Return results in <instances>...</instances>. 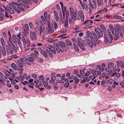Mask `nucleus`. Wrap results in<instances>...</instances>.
<instances>
[{
	"label": "nucleus",
	"mask_w": 124,
	"mask_h": 124,
	"mask_svg": "<svg viewBox=\"0 0 124 124\" xmlns=\"http://www.w3.org/2000/svg\"><path fill=\"white\" fill-rule=\"evenodd\" d=\"M18 2H20V4H18L14 2H12L11 3H9V5L12 7L14 10L17 13H19L20 12V11H19V10L17 9V8L16 7L17 6H16H16H23V5H21V3L20 1Z\"/></svg>",
	"instance_id": "f257e3e1"
},
{
	"label": "nucleus",
	"mask_w": 124,
	"mask_h": 124,
	"mask_svg": "<svg viewBox=\"0 0 124 124\" xmlns=\"http://www.w3.org/2000/svg\"><path fill=\"white\" fill-rule=\"evenodd\" d=\"M25 57H20L17 60V62L16 63L17 65L19 67L23 68V66L25 65Z\"/></svg>",
	"instance_id": "f03ea898"
},
{
	"label": "nucleus",
	"mask_w": 124,
	"mask_h": 124,
	"mask_svg": "<svg viewBox=\"0 0 124 124\" xmlns=\"http://www.w3.org/2000/svg\"><path fill=\"white\" fill-rule=\"evenodd\" d=\"M22 39L23 44V47L25 48L26 47H28L30 45V42L28 39L26 37H22Z\"/></svg>",
	"instance_id": "7ed1b4c3"
},
{
	"label": "nucleus",
	"mask_w": 124,
	"mask_h": 124,
	"mask_svg": "<svg viewBox=\"0 0 124 124\" xmlns=\"http://www.w3.org/2000/svg\"><path fill=\"white\" fill-rule=\"evenodd\" d=\"M84 44L86 46H89L90 47H93V45H95V43L92 41L89 40L88 37L84 40Z\"/></svg>",
	"instance_id": "20e7f679"
},
{
	"label": "nucleus",
	"mask_w": 124,
	"mask_h": 124,
	"mask_svg": "<svg viewBox=\"0 0 124 124\" xmlns=\"http://www.w3.org/2000/svg\"><path fill=\"white\" fill-rule=\"evenodd\" d=\"M53 45L58 53H60V51L62 52H63L64 50L63 48L58 43L54 42L53 43Z\"/></svg>",
	"instance_id": "39448f33"
},
{
	"label": "nucleus",
	"mask_w": 124,
	"mask_h": 124,
	"mask_svg": "<svg viewBox=\"0 0 124 124\" xmlns=\"http://www.w3.org/2000/svg\"><path fill=\"white\" fill-rule=\"evenodd\" d=\"M115 33L116 34L114 36V39L115 40L117 39L119 37V33L121 37H122L123 36V33L120 29H118L117 32L116 31V30H115Z\"/></svg>",
	"instance_id": "423d86ee"
},
{
	"label": "nucleus",
	"mask_w": 124,
	"mask_h": 124,
	"mask_svg": "<svg viewBox=\"0 0 124 124\" xmlns=\"http://www.w3.org/2000/svg\"><path fill=\"white\" fill-rule=\"evenodd\" d=\"M94 30L97 35L99 38L102 37L103 36V32L101 29L95 28L94 29Z\"/></svg>",
	"instance_id": "0eeeda50"
},
{
	"label": "nucleus",
	"mask_w": 124,
	"mask_h": 124,
	"mask_svg": "<svg viewBox=\"0 0 124 124\" xmlns=\"http://www.w3.org/2000/svg\"><path fill=\"white\" fill-rule=\"evenodd\" d=\"M62 12L63 16L62 15V13L61 11H60L59 13V19L60 21V22L63 23L64 22V19L65 14L64 12V10L62 9Z\"/></svg>",
	"instance_id": "6e6552de"
},
{
	"label": "nucleus",
	"mask_w": 124,
	"mask_h": 124,
	"mask_svg": "<svg viewBox=\"0 0 124 124\" xmlns=\"http://www.w3.org/2000/svg\"><path fill=\"white\" fill-rule=\"evenodd\" d=\"M26 64L30 66L31 65V63L34 61V58L31 57H29L28 58H27L25 57Z\"/></svg>",
	"instance_id": "1a4fd4ad"
},
{
	"label": "nucleus",
	"mask_w": 124,
	"mask_h": 124,
	"mask_svg": "<svg viewBox=\"0 0 124 124\" xmlns=\"http://www.w3.org/2000/svg\"><path fill=\"white\" fill-rule=\"evenodd\" d=\"M71 18L73 20H75L79 19V18L78 16V14H77L75 12L71 13Z\"/></svg>",
	"instance_id": "9d476101"
},
{
	"label": "nucleus",
	"mask_w": 124,
	"mask_h": 124,
	"mask_svg": "<svg viewBox=\"0 0 124 124\" xmlns=\"http://www.w3.org/2000/svg\"><path fill=\"white\" fill-rule=\"evenodd\" d=\"M104 37L105 42L106 43H107L108 42L110 43L111 42L112 40L113 39V36H111V37L110 36H109V38H108L106 34H104Z\"/></svg>",
	"instance_id": "9b49d317"
},
{
	"label": "nucleus",
	"mask_w": 124,
	"mask_h": 124,
	"mask_svg": "<svg viewBox=\"0 0 124 124\" xmlns=\"http://www.w3.org/2000/svg\"><path fill=\"white\" fill-rule=\"evenodd\" d=\"M30 37L32 40H36L37 39V36L35 33L34 31L30 32Z\"/></svg>",
	"instance_id": "f8f14e48"
},
{
	"label": "nucleus",
	"mask_w": 124,
	"mask_h": 124,
	"mask_svg": "<svg viewBox=\"0 0 124 124\" xmlns=\"http://www.w3.org/2000/svg\"><path fill=\"white\" fill-rule=\"evenodd\" d=\"M102 71L97 70H93L92 71V73L93 74V76H94L93 78L94 79L95 77L100 75L101 74V72Z\"/></svg>",
	"instance_id": "ddd939ff"
},
{
	"label": "nucleus",
	"mask_w": 124,
	"mask_h": 124,
	"mask_svg": "<svg viewBox=\"0 0 124 124\" xmlns=\"http://www.w3.org/2000/svg\"><path fill=\"white\" fill-rule=\"evenodd\" d=\"M15 32L16 33V35L17 37L20 36L21 34L18 27V26H16L15 28Z\"/></svg>",
	"instance_id": "4468645a"
},
{
	"label": "nucleus",
	"mask_w": 124,
	"mask_h": 124,
	"mask_svg": "<svg viewBox=\"0 0 124 124\" xmlns=\"http://www.w3.org/2000/svg\"><path fill=\"white\" fill-rule=\"evenodd\" d=\"M47 47L53 54H55L56 52L55 51V50L53 46L49 45L47 46Z\"/></svg>",
	"instance_id": "2eb2a0df"
},
{
	"label": "nucleus",
	"mask_w": 124,
	"mask_h": 124,
	"mask_svg": "<svg viewBox=\"0 0 124 124\" xmlns=\"http://www.w3.org/2000/svg\"><path fill=\"white\" fill-rule=\"evenodd\" d=\"M17 37L15 34H13L12 36V40L13 42L15 43H17V41H18L19 39L20 36Z\"/></svg>",
	"instance_id": "dca6fc26"
},
{
	"label": "nucleus",
	"mask_w": 124,
	"mask_h": 124,
	"mask_svg": "<svg viewBox=\"0 0 124 124\" xmlns=\"http://www.w3.org/2000/svg\"><path fill=\"white\" fill-rule=\"evenodd\" d=\"M78 15L81 18L82 21H83L84 20V16L83 13L81 11H79L78 13Z\"/></svg>",
	"instance_id": "f3484780"
},
{
	"label": "nucleus",
	"mask_w": 124,
	"mask_h": 124,
	"mask_svg": "<svg viewBox=\"0 0 124 124\" xmlns=\"http://www.w3.org/2000/svg\"><path fill=\"white\" fill-rule=\"evenodd\" d=\"M121 80V78L120 77H115L113 84H116V85H117L118 84V82H120Z\"/></svg>",
	"instance_id": "a211bd4d"
},
{
	"label": "nucleus",
	"mask_w": 124,
	"mask_h": 124,
	"mask_svg": "<svg viewBox=\"0 0 124 124\" xmlns=\"http://www.w3.org/2000/svg\"><path fill=\"white\" fill-rule=\"evenodd\" d=\"M93 23V22L91 20H87L84 22L83 24L84 25L87 24L88 25H91Z\"/></svg>",
	"instance_id": "6ab92c4d"
},
{
	"label": "nucleus",
	"mask_w": 124,
	"mask_h": 124,
	"mask_svg": "<svg viewBox=\"0 0 124 124\" xmlns=\"http://www.w3.org/2000/svg\"><path fill=\"white\" fill-rule=\"evenodd\" d=\"M54 16L56 21L58 22L59 20L57 12L55 11L54 12Z\"/></svg>",
	"instance_id": "aec40b11"
},
{
	"label": "nucleus",
	"mask_w": 124,
	"mask_h": 124,
	"mask_svg": "<svg viewBox=\"0 0 124 124\" xmlns=\"http://www.w3.org/2000/svg\"><path fill=\"white\" fill-rule=\"evenodd\" d=\"M39 51L45 57H47L48 55L45 51L43 50L40 49L39 50Z\"/></svg>",
	"instance_id": "412c9836"
},
{
	"label": "nucleus",
	"mask_w": 124,
	"mask_h": 124,
	"mask_svg": "<svg viewBox=\"0 0 124 124\" xmlns=\"http://www.w3.org/2000/svg\"><path fill=\"white\" fill-rule=\"evenodd\" d=\"M36 28H37L38 29H39L40 31V35L41 33L42 32H43L44 31V28L43 26H40L39 27V29H38L37 27H36Z\"/></svg>",
	"instance_id": "4be33fe9"
},
{
	"label": "nucleus",
	"mask_w": 124,
	"mask_h": 124,
	"mask_svg": "<svg viewBox=\"0 0 124 124\" xmlns=\"http://www.w3.org/2000/svg\"><path fill=\"white\" fill-rule=\"evenodd\" d=\"M7 8L8 9L7 10L8 11L10 14H13L14 13V11L9 6H8Z\"/></svg>",
	"instance_id": "5701e85b"
},
{
	"label": "nucleus",
	"mask_w": 124,
	"mask_h": 124,
	"mask_svg": "<svg viewBox=\"0 0 124 124\" xmlns=\"http://www.w3.org/2000/svg\"><path fill=\"white\" fill-rule=\"evenodd\" d=\"M95 70H99V71H103L104 70V69L101 67V65H98L96 66Z\"/></svg>",
	"instance_id": "b1692460"
},
{
	"label": "nucleus",
	"mask_w": 124,
	"mask_h": 124,
	"mask_svg": "<svg viewBox=\"0 0 124 124\" xmlns=\"http://www.w3.org/2000/svg\"><path fill=\"white\" fill-rule=\"evenodd\" d=\"M89 2V3L88 5L89 6V8H92L93 10L94 9L95 7L93 6V4L91 2V1H90Z\"/></svg>",
	"instance_id": "393cba45"
},
{
	"label": "nucleus",
	"mask_w": 124,
	"mask_h": 124,
	"mask_svg": "<svg viewBox=\"0 0 124 124\" xmlns=\"http://www.w3.org/2000/svg\"><path fill=\"white\" fill-rule=\"evenodd\" d=\"M41 19L39 21L41 23H42L45 24H46V23L45 18L43 16H41Z\"/></svg>",
	"instance_id": "a878e982"
},
{
	"label": "nucleus",
	"mask_w": 124,
	"mask_h": 124,
	"mask_svg": "<svg viewBox=\"0 0 124 124\" xmlns=\"http://www.w3.org/2000/svg\"><path fill=\"white\" fill-rule=\"evenodd\" d=\"M48 27L49 28V31L52 33H53L54 31L53 26H50L49 24H48Z\"/></svg>",
	"instance_id": "bb28decb"
},
{
	"label": "nucleus",
	"mask_w": 124,
	"mask_h": 124,
	"mask_svg": "<svg viewBox=\"0 0 124 124\" xmlns=\"http://www.w3.org/2000/svg\"><path fill=\"white\" fill-rule=\"evenodd\" d=\"M10 39V38H9V40L7 41L8 45L9 47H12V46L13 45L12 44V43Z\"/></svg>",
	"instance_id": "cd10ccee"
},
{
	"label": "nucleus",
	"mask_w": 124,
	"mask_h": 124,
	"mask_svg": "<svg viewBox=\"0 0 124 124\" xmlns=\"http://www.w3.org/2000/svg\"><path fill=\"white\" fill-rule=\"evenodd\" d=\"M113 17L114 19H121L123 18V17L120 16H118V15H115L113 16Z\"/></svg>",
	"instance_id": "c85d7f7f"
},
{
	"label": "nucleus",
	"mask_w": 124,
	"mask_h": 124,
	"mask_svg": "<svg viewBox=\"0 0 124 124\" xmlns=\"http://www.w3.org/2000/svg\"><path fill=\"white\" fill-rule=\"evenodd\" d=\"M91 71L92 70L91 69H88L86 73L85 74L84 76H88L91 74Z\"/></svg>",
	"instance_id": "c756f323"
},
{
	"label": "nucleus",
	"mask_w": 124,
	"mask_h": 124,
	"mask_svg": "<svg viewBox=\"0 0 124 124\" xmlns=\"http://www.w3.org/2000/svg\"><path fill=\"white\" fill-rule=\"evenodd\" d=\"M92 34L95 40L96 41L98 40V38L97 36L94 31H93L92 32Z\"/></svg>",
	"instance_id": "7c9ffc66"
},
{
	"label": "nucleus",
	"mask_w": 124,
	"mask_h": 124,
	"mask_svg": "<svg viewBox=\"0 0 124 124\" xmlns=\"http://www.w3.org/2000/svg\"><path fill=\"white\" fill-rule=\"evenodd\" d=\"M11 65L12 68L13 69L15 70H17V67L15 63H13L11 64Z\"/></svg>",
	"instance_id": "2f4dec72"
},
{
	"label": "nucleus",
	"mask_w": 124,
	"mask_h": 124,
	"mask_svg": "<svg viewBox=\"0 0 124 124\" xmlns=\"http://www.w3.org/2000/svg\"><path fill=\"white\" fill-rule=\"evenodd\" d=\"M109 29L111 31L112 34L113 35H114V29L112 25H111L110 24L109 25Z\"/></svg>",
	"instance_id": "473e14b6"
},
{
	"label": "nucleus",
	"mask_w": 124,
	"mask_h": 124,
	"mask_svg": "<svg viewBox=\"0 0 124 124\" xmlns=\"http://www.w3.org/2000/svg\"><path fill=\"white\" fill-rule=\"evenodd\" d=\"M97 3L98 6H100L102 5V0H97Z\"/></svg>",
	"instance_id": "72a5a7b5"
},
{
	"label": "nucleus",
	"mask_w": 124,
	"mask_h": 124,
	"mask_svg": "<svg viewBox=\"0 0 124 124\" xmlns=\"http://www.w3.org/2000/svg\"><path fill=\"white\" fill-rule=\"evenodd\" d=\"M116 78L120 77H119L121 76V75L119 73L116 74V72H114L111 75V77L115 76Z\"/></svg>",
	"instance_id": "f704fd0d"
},
{
	"label": "nucleus",
	"mask_w": 124,
	"mask_h": 124,
	"mask_svg": "<svg viewBox=\"0 0 124 124\" xmlns=\"http://www.w3.org/2000/svg\"><path fill=\"white\" fill-rule=\"evenodd\" d=\"M65 42L67 45L68 46H71L72 44V43L68 39H66L65 40Z\"/></svg>",
	"instance_id": "c9c22d12"
},
{
	"label": "nucleus",
	"mask_w": 124,
	"mask_h": 124,
	"mask_svg": "<svg viewBox=\"0 0 124 124\" xmlns=\"http://www.w3.org/2000/svg\"><path fill=\"white\" fill-rule=\"evenodd\" d=\"M26 32V31L25 30H23V32L22 33V37H27V34Z\"/></svg>",
	"instance_id": "e433bc0d"
},
{
	"label": "nucleus",
	"mask_w": 124,
	"mask_h": 124,
	"mask_svg": "<svg viewBox=\"0 0 124 124\" xmlns=\"http://www.w3.org/2000/svg\"><path fill=\"white\" fill-rule=\"evenodd\" d=\"M39 80L41 82H42L44 81L45 78H44L43 76L42 75H40L39 76Z\"/></svg>",
	"instance_id": "4c0bfd02"
},
{
	"label": "nucleus",
	"mask_w": 124,
	"mask_h": 124,
	"mask_svg": "<svg viewBox=\"0 0 124 124\" xmlns=\"http://www.w3.org/2000/svg\"><path fill=\"white\" fill-rule=\"evenodd\" d=\"M78 45L80 48L83 51L85 50V48L84 46L81 43H78Z\"/></svg>",
	"instance_id": "58836bf2"
},
{
	"label": "nucleus",
	"mask_w": 124,
	"mask_h": 124,
	"mask_svg": "<svg viewBox=\"0 0 124 124\" xmlns=\"http://www.w3.org/2000/svg\"><path fill=\"white\" fill-rule=\"evenodd\" d=\"M83 6V8H84L86 10H88V8L87 5L85 3H83L82 5Z\"/></svg>",
	"instance_id": "ea45409f"
},
{
	"label": "nucleus",
	"mask_w": 124,
	"mask_h": 124,
	"mask_svg": "<svg viewBox=\"0 0 124 124\" xmlns=\"http://www.w3.org/2000/svg\"><path fill=\"white\" fill-rule=\"evenodd\" d=\"M114 66V63L111 62L109 63L108 65V67L110 69L113 68Z\"/></svg>",
	"instance_id": "a19ab883"
},
{
	"label": "nucleus",
	"mask_w": 124,
	"mask_h": 124,
	"mask_svg": "<svg viewBox=\"0 0 124 124\" xmlns=\"http://www.w3.org/2000/svg\"><path fill=\"white\" fill-rule=\"evenodd\" d=\"M0 41L1 42L2 45L3 47L5 46V43L4 39L2 38H1L0 39Z\"/></svg>",
	"instance_id": "79ce46f5"
},
{
	"label": "nucleus",
	"mask_w": 124,
	"mask_h": 124,
	"mask_svg": "<svg viewBox=\"0 0 124 124\" xmlns=\"http://www.w3.org/2000/svg\"><path fill=\"white\" fill-rule=\"evenodd\" d=\"M74 48L75 51L77 52H78L79 51V48L78 46L74 43H73Z\"/></svg>",
	"instance_id": "37998d69"
},
{
	"label": "nucleus",
	"mask_w": 124,
	"mask_h": 124,
	"mask_svg": "<svg viewBox=\"0 0 124 124\" xmlns=\"http://www.w3.org/2000/svg\"><path fill=\"white\" fill-rule=\"evenodd\" d=\"M100 27L103 31H105L106 30V29L105 27L103 24H101L100 25Z\"/></svg>",
	"instance_id": "c03bdc74"
},
{
	"label": "nucleus",
	"mask_w": 124,
	"mask_h": 124,
	"mask_svg": "<svg viewBox=\"0 0 124 124\" xmlns=\"http://www.w3.org/2000/svg\"><path fill=\"white\" fill-rule=\"evenodd\" d=\"M24 27L26 31L27 32H28V31L29 30V27L28 24H24Z\"/></svg>",
	"instance_id": "a18cd8bd"
},
{
	"label": "nucleus",
	"mask_w": 124,
	"mask_h": 124,
	"mask_svg": "<svg viewBox=\"0 0 124 124\" xmlns=\"http://www.w3.org/2000/svg\"><path fill=\"white\" fill-rule=\"evenodd\" d=\"M17 7L18 8L17 9L19 11H20V10H21V11H23L24 10V8L23 7H18V6H17Z\"/></svg>",
	"instance_id": "49530a36"
},
{
	"label": "nucleus",
	"mask_w": 124,
	"mask_h": 124,
	"mask_svg": "<svg viewBox=\"0 0 124 124\" xmlns=\"http://www.w3.org/2000/svg\"><path fill=\"white\" fill-rule=\"evenodd\" d=\"M12 48L14 49V51L15 52H16L17 50V48L16 47L15 45L13 44V45L12 46Z\"/></svg>",
	"instance_id": "de8ad7c7"
},
{
	"label": "nucleus",
	"mask_w": 124,
	"mask_h": 124,
	"mask_svg": "<svg viewBox=\"0 0 124 124\" xmlns=\"http://www.w3.org/2000/svg\"><path fill=\"white\" fill-rule=\"evenodd\" d=\"M1 52H2V54L4 55L5 56L6 55V53L5 49V47H3V49L1 51Z\"/></svg>",
	"instance_id": "09e8293b"
},
{
	"label": "nucleus",
	"mask_w": 124,
	"mask_h": 124,
	"mask_svg": "<svg viewBox=\"0 0 124 124\" xmlns=\"http://www.w3.org/2000/svg\"><path fill=\"white\" fill-rule=\"evenodd\" d=\"M56 82L57 83H62V84H63L64 83V82L62 80H57L56 81Z\"/></svg>",
	"instance_id": "8fccbe9b"
},
{
	"label": "nucleus",
	"mask_w": 124,
	"mask_h": 124,
	"mask_svg": "<svg viewBox=\"0 0 124 124\" xmlns=\"http://www.w3.org/2000/svg\"><path fill=\"white\" fill-rule=\"evenodd\" d=\"M9 53L10 54H12L13 53V50L12 46L9 47Z\"/></svg>",
	"instance_id": "3c124183"
},
{
	"label": "nucleus",
	"mask_w": 124,
	"mask_h": 124,
	"mask_svg": "<svg viewBox=\"0 0 124 124\" xmlns=\"http://www.w3.org/2000/svg\"><path fill=\"white\" fill-rule=\"evenodd\" d=\"M54 26V29H56L58 27L57 23L55 22L54 21L53 23Z\"/></svg>",
	"instance_id": "603ef678"
},
{
	"label": "nucleus",
	"mask_w": 124,
	"mask_h": 124,
	"mask_svg": "<svg viewBox=\"0 0 124 124\" xmlns=\"http://www.w3.org/2000/svg\"><path fill=\"white\" fill-rule=\"evenodd\" d=\"M68 23L67 21L65 20L64 23V26L65 27H67L68 26Z\"/></svg>",
	"instance_id": "864d4df0"
},
{
	"label": "nucleus",
	"mask_w": 124,
	"mask_h": 124,
	"mask_svg": "<svg viewBox=\"0 0 124 124\" xmlns=\"http://www.w3.org/2000/svg\"><path fill=\"white\" fill-rule=\"evenodd\" d=\"M38 61L39 62H42L43 61V59L41 57H38L37 59Z\"/></svg>",
	"instance_id": "5fc2aeb1"
},
{
	"label": "nucleus",
	"mask_w": 124,
	"mask_h": 124,
	"mask_svg": "<svg viewBox=\"0 0 124 124\" xmlns=\"http://www.w3.org/2000/svg\"><path fill=\"white\" fill-rule=\"evenodd\" d=\"M70 84L69 82H66L63 85L65 87H67Z\"/></svg>",
	"instance_id": "6e6d98bb"
},
{
	"label": "nucleus",
	"mask_w": 124,
	"mask_h": 124,
	"mask_svg": "<svg viewBox=\"0 0 124 124\" xmlns=\"http://www.w3.org/2000/svg\"><path fill=\"white\" fill-rule=\"evenodd\" d=\"M87 77H84L83 78V79L80 82L81 83H84L85 82V79H87Z\"/></svg>",
	"instance_id": "4d7b16f0"
},
{
	"label": "nucleus",
	"mask_w": 124,
	"mask_h": 124,
	"mask_svg": "<svg viewBox=\"0 0 124 124\" xmlns=\"http://www.w3.org/2000/svg\"><path fill=\"white\" fill-rule=\"evenodd\" d=\"M66 19L67 20L69 16V13L68 11H66Z\"/></svg>",
	"instance_id": "13d9d810"
},
{
	"label": "nucleus",
	"mask_w": 124,
	"mask_h": 124,
	"mask_svg": "<svg viewBox=\"0 0 124 124\" xmlns=\"http://www.w3.org/2000/svg\"><path fill=\"white\" fill-rule=\"evenodd\" d=\"M43 83L44 86L45 87H46L48 85L47 82L45 81Z\"/></svg>",
	"instance_id": "bf43d9fd"
},
{
	"label": "nucleus",
	"mask_w": 124,
	"mask_h": 124,
	"mask_svg": "<svg viewBox=\"0 0 124 124\" xmlns=\"http://www.w3.org/2000/svg\"><path fill=\"white\" fill-rule=\"evenodd\" d=\"M4 17V15L2 14H0V20H3Z\"/></svg>",
	"instance_id": "052dcab7"
},
{
	"label": "nucleus",
	"mask_w": 124,
	"mask_h": 124,
	"mask_svg": "<svg viewBox=\"0 0 124 124\" xmlns=\"http://www.w3.org/2000/svg\"><path fill=\"white\" fill-rule=\"evenodd\" d=\"M17 43L20 48L22 47L21 43L19 40V39L18 40V41H17Z\"/></svg>",
	"instance_id": "680f3d73"
},
{
	"label": "nucleus",
	"mask_w": 124,
	"mask_h": 124,
	"mask_svg": "<svg viewBox=\"0 0 124 124\" xmlns=\"http://www.w3.org/2000/svg\"><path fill=\"white\" fill-rule=\"evenodd\" d=\"M48 55L51 58H52L53 57V55L52 53L50 52H48Z\"/></svg>",
	"instance_id": "e2e57ef3"
},
{
	"label": "nucleus",
	"mask_w": 124,
	"mask_h": 124,
	"mask_svg": "<svg viewBox=\"0 0 124 124\" xmlns=\"http://www.w3.org/2000/svg\"><path fill=\"white\" fill-rule=\"evenodd\" d=\"M114 81L112 79H109L108 80V83L110 84L112 83Z\"/></svg>",
	"instance_id": "0e129e2a"
},
{
	"label": "nucleus",
	"mask_w": 124,
	"mask_h": 124,
	"mask_svg": "<svg viewBox=\"0 0 124 124\" xmlns=\"http://www.w3.org/2000/svg\"><path fill=\"white\" fill-rule=\"evenodd\" d=\"M18 56H17L16 54H14L11 56V57L12 58H16L18 57Z\"/></svg>",
	"instance_id": "69168bd1"
},
{
	"label": "nucleus",
	"mask_w": 124,
	"mask_h": 124,
	"mask_svg": "<svg viewBox=\"0 0 124 124\" xmlns=\"http://www.w3.org/2000/svg\"><path fill=\"white\" fill-rule=\"evenodd\" d=\"M86 34L88 37H90L91 36V35L92 34V33L89 31H87L86 32Z\"/></svg>",
	"instance_id": "338daca9"
},
{
	"label": "nucleus",
	"mask_w": 124,
	"mask_h": 124,
	"mask_svg": "<svg viewBox=\"0 0 124 124\" xmlns=\"http://www.w3.org/2000/svg\"><path fill=\"white\" fill-rule=\"evenodd\" d=\"M69 22L70 23H73L75 20H73L71 18H69Z\"/></svg>",
	"instance_id": "774afa93"
}]
</instances>
